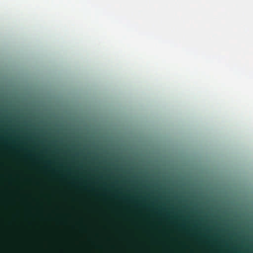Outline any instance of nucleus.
Masks as SVG:
<instances>
[{"label":"nucleus","mask_w":253,"mask_h":253,"mask_svg":"<svg viewBox=\"0 0 253 253\" xmlns=\"http://www.w3.org/2000/svg\"><path fill=\"white\" fill-rule=\"evenodd\" d=\"M62 180H63V177H62V174L61 173V183L62 182Z\"/></svg>","instance_id":"obj_1"},{"label":"nucleus","mask_w":253,"mask_h":253,"mask_svg":"<svg viewBox=\"0 0 253 253\" xmlns=\"http://www.w3.org/2000/svg\"><path fill=\"white\" fill-rule=\"evenodd\" d=\"M74 179L76 180V181H77L78 178L77 177H75Z\"/></svg>","instance_id":"obj_2"},{"label":"nucleus","mask_w":253,"mask_h":253,"mask_svg":"<svg viewBox=\"0 0 253 253\" xmlns=\"http://www.w3.org/2000/svg\"><path fill=\"white\" fill-rule=\"evenodd\" d=\"M61 169H62V166H61Z\"/></svg>","instance_id":"obj_3"}]
</instances>
